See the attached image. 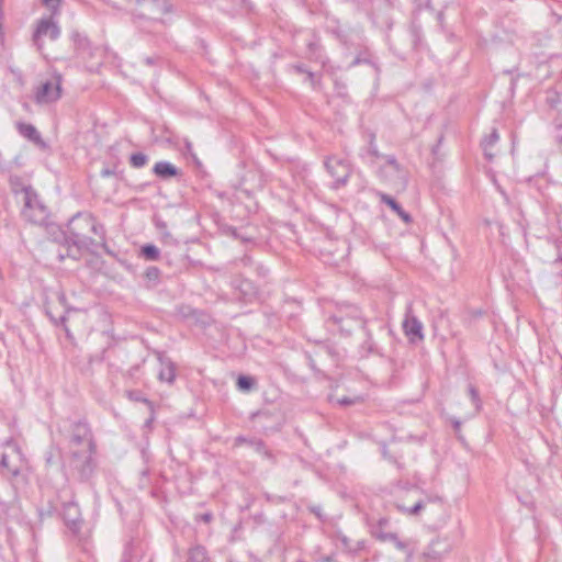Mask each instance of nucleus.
I'll return each mask as SVG.
<instances>
[{
  "instance_id": "ddd939ff",
  "label": "nucleus",
  "mask_w": 562,
  "mask_h": 562,
  "mask_svg": "<svg viewBox=\"0 0 562 562\" xmlns=\"http://www.w3.org/2000/svg\"><path fill=\"white\" fill-rule=\"evenodd\" d=\"M63 518L66 525L72 529L77 530L78 526L81 521V514L78 504L75 502H67L63 506L61 512Z\"/></svg>"
},
{
  "instance_id": "c9c22d12",
  "label": "nucleus",
  "mask_w": 562,
  "mask_h": 562,
  "mask_svg": "<svg viewBox=\"0 0 562 562\" xmlns=\"http://www.w3.org/2000/svg\"><path fill=\"white\" fill-rule=\"evenodd\" d=\"M47 315L49 316V318L54 322L55 325H63L64 328H65V331L67 334V336L69 337L70 336V333H69V329L66 327L65 325V322H66V316L65 315H61L59 318H55L50 312H47Z\"/></svg>"
},
{
  "instance_id": "4c0bfd02",
  "label": "nucleus",
  "mask_w": 562,
  "mask_h": 562,
  "mask_svg": "<svg viewBox=\"0 0 562 562\" xmlns=\"http://www.w3.org/2000/svg\"><path fill=\"white\" fill-rule=\"evenodd\" d=\"M133 550H134V548L132 547V544H127L125 550H124V552H123V557H122V561L121 562H132Z\"/></svg>"
},
{
  "instance_id": "79ce46f5",
  "label": "nucleus",
  "mask_w": 562,
  "mask_h": 562,
  "mask_svg": "<svg viewBox=\"0 0 562 562\" xmlns=\"http://www.w3.org/2000/svg\"><path fill=\"white\" fill-rule=\"evenodd\" d=\"M126 396L134 402L140 401V393L138 391L128 390L125 392Z\"/></svg>"
},
{
  "instance_id": "8fccbe9b",
  "label": "nucleus",
  "mask_w": 562,
  "mask_h": 562,
  "mask_svg": "<svg viewBox=\"0 0 562 562\" xmlns=\"http://www.w3.org/2000/svg\"><path fill=\"white\" fill-rule=\"evenodd\" d=\"M241 261H243V265H244V266H249V265H251V258H250V257H248V256H245V257L241 259Z\"/></svg>"
},
{
  "instance_id": "3c124183",
  "label": "nucleus",
  "mask_w": 562,
  "mask_h": 562,
  "mask_svg": "<svg viewBox=\"0 0 562 562\" xmlns=\"http://www.w3.org/2000/svg\"><path fill=\"white\" fill-rule=\"evenodd\" d=\"M308 48H310V50H311V52L315 53V52H316V49L318 48V44H316V43H310V44H308Z\"/></svg>"
},
{
  "instance_id": "39448f33",
  "label": "nucleus",
  "mask_w": 562,
  "mask_h": 562,
  "mask_svg": "<svg viewBox=\"0 0 562 562\" xmlns=\"http://www.w3.org/2000/svg\"><path fill=\"white\" fill-rule=\"evenodd\" d=\"M324 165L328 173L335 179L331 184V189L338 190L347 184L351 175V168L345 159L330 156L326 158Z\"/></svg>"
},
{
  "instance_id": "f704fd0d",
  "label": "nucleus",
  "mask_w": 562,
  "mask_h": 562,
  "mask_svg": "<svg viewBox=\"0 0 562 562\" xmlns=\"http://www.w3.org/2000/svg\"><path fill=\"white\" fill-rule=\"evenodd\" d=\"M143 404L147 407L149 412V417L145 420V426L147 428L151 427L153 422L155 420V405L151 401L143 398Z\"/></svg>"
},
{
  "instance_id": "412c9836",
  "label": "nucleus",
  "mask_w": 562,
  "mask_h": 562,
  "mask_svg": "<svg viewBox=\"0 0 562 562\" xmlns=\"http://www.w3.org/2000/svg\"><path fill=\"white\" fill-rule=\"evenodd\" d=\"M92 241L90 252H95L99 248H103L106 252L110 254V250L106 247L105 243V229L103 225L99 224L94 218V229H91Z\"/></svg>"
},
{
  "instance_id": "bf43d9fd",
  "label": "nucleus",
  "mask_w": 562,
  "mask_h": 562,
  "mask_svg": "<svg viewBox=\"0 0 562 562\" xmlns=\"http://www.w3.org/2000/svg\"><path fill=\"white\" fill-rule=\"evenodd\" d=\"M109 170H102V175H109Z\"/></svg>"
},
{
  "instance_id": "58836bf2",
  "label": "nucleus",
  "mask_w": 562,
  "mask_h": 562,
  "mask_svg": "<svg viewBox=\"0 0 562 562\" xmlns=\"http://www.w3.org/2000/svg\"><path fill=\"white\" fill-rule=\"evenodd\" d=\"M10 182H11V186H12V191L15 193V194H19L21 193V189L22 187H25L24 184H22L19 180V178H13L11 177L10 179Z\"/></svg>"
},
{
  "instance_id": "1a4fd4ad",
  "label": "nucleus",
  "mask_w": 562,
  "mask_h": 562,
  "mask_svg": "<svg viewBox=\"0 0 562 562\" xmlns=\"http://www.w3.org/2000/svg\"><path fill=\"white\" fill-rule=\"evenodd\" d=\"M158 364V379L161 382H167L169 384H172L176 379V366L172 362V360L166 356L165 352L161 351H155L154 352Z\"/></svg>"
},
{
  "instance_id": "72a5a7b5",
  "label": "nucleus",
  "mask_w": 562,
  "mask_h": 562,
  "mask_svg": "<svg viewBox=\"0 0 562 562\" xmlns=\"http://www.w3.org/2000/svg\"><path fill=\"white\" fill-rule=\"evenodd\" d=\"M468 392H469V395L475 406V411L479 412L482 407V402L480 398L479 391L476 390V387L474 385L470 384L468 387Z\"/></svg>"
},
{
  "instance_id": "a18cd8bd",
  "label": "nucleus",
  "mask_w": 562,
  "mask_h": 562,
  "mask_svg": "<svg viewBox=\"0 0 562 562\" xmlns=\"http://www.w3.org/2000/svg\"><path fill=\"white\" fill-rule=\"evenodd\" d=\"M308 366L316 374H323L319 369H317L316 363L313 358L308 357Z\"/></svg>"
},
{
  "instance_id": "473e14b6",
  "label": "nucleus",
  "mask_w": 562,
  "mask_h": 562,
  "mask_svg": "<svg viewBox=\"0 0 562 562\" xmlns=\"http://www.w3.org/2000/svg\"><path fill=\"white\" fill-rule=\"evenodd\" d=\"M144 276L150 285H156L159 281L160 270L157 267L149 266L145 269Z\"/></svg>"
},
{
  "instance_id": "393cba45",
  "label": "nucleus",
  "mask_w": 562,
  "mask_h": 562,
  "mask_svg": "<svg viewBox=\"0 0 562 562\" xmlns=\"http://www.w3.org/2000/svg\"><path fill=\"white\" fill-rule=\"evenodd\" d=\"M18 131L23 137L27 138L29 140L35 144L42 143L41 134L34 125L29 123H19Z\"/></svg>"
},
{
  "instance_id": "a19ab883",
  "label": "nucleus",
  "mask_w": 562,
  "mask_h": 562,
  "mask_svg": "<svg viewBox=\"0 0 562 562\" xmlns=\"http://www.w3.org/2000/svg\"><path fill=\"white\" fill-rule=\"evenodd\" d=\"M337 402L341 406H349V405L356 404L358 402V397L351 398L348 396H344V397L339 398Z\"/></svg>"
},
{
  "instance_id": "aec40b11",
  "label": "nucleus",
  "mask_w": 562,
  "mask_h": 562,
  "mask_svg": "<svg viewBox=\"0 0 562 562\" xmlns=\"http://www.w3.org/2000/svg\"><path fill=\"white\" fill-rule=\"evenodd\" d=\"M331 538L340 542L341 548L350 553H357L364 548V541L352 542L341 530L337 529L333 532Z\"/></svg>"
},
{
  "instance_id": "4be33fe9",
  "label": "nucleus",
  "mask_w": 562,
  "mask_h": 562,
  "mask_svg": "<svg viewBox=\"0 0 562 562\" xmlns=\"http://www.w3.org/2000/svg\"><path fill=\"white\" fill-rule=\"evenodd\" d=\"M153 172L160 179L167 180L178 176V168L169 161H158L153 167Z\"/></svg>"
},
{
  "instance_id": "052dcab7",
  "label": "nucleus",
  "mask_w": 562,
  "mask_h": 562,
  "mask_svg": "<svg viewBox=\"0 0 562 562\" xmlns=\"http://www.w3.org/2000/svg\"><path fill=\"white\" fill-rule=\"evenodd\" d=\"M74 457H78V452L77 451H74Z\"/></svg>"
},
{
  "instance_id": "c85d7f7f",
  "label": "nucleus",
  "mask_w": 562,
  "mask_h": 562,
  "mask_svg": "<svg viewBox=\"0 0 562 562\" xmlns=\"http://www.w3.org/2000/svg\"><path fill=\"white\" fill-rule=\"evenodd\" d=\"M143 258L146 260H158L160 256V250L153 244L143 245Z\"/></svg>"
},
{
  "instance_id": "f257e3e1",
  "label": "nucleus",
  "mask_w": 562,
  "mask_h": 562,
  "mask_svg": "<svg viewBox=\"0 0 562 562\" xmlns=\"http://www.w3.org/2000/svg\"><path fill=\"white\" fill-rule=\"evenodd\" d=\"M91 229H94V217L90 214L78 213L68 223V232L65 241L58 249L57 257L60 261L65 258L78 260L85 251L91 249Z\"/></svg>"
},
{
  "instance_id": "6e6552de",
  "label": "nucleus",
  "mask_w": 562,
  "mask_h": 562,
  "mask_svg": "<svg viewBox=\"0 0 562 562\" xmlns=\"http://www.w3.org/2000/svg\"><path fill=\"white\" fill-rule=\"evenodd\" d=\"M402 328L405 336L408 338L411 342L416 344L424 339V326L423 323L418 319V317L414 315L412 303L407 304L406 306Z\"/></svg>"
},
{
  "instance_id": "9d476101",
  "label": "nucleus",
  "mask_w": 562,
  "mask_h": 562,
  "mask_svg": "<svg viewBox=\"0 0 562 562\" xmlns=\"http://www.w3.org/2000/svg\"><path fill=\"white\" fill-rule=\"evenodd\" d=\"M22 463V454L15 447H10V452H4L1 457V467L13 476L20 473Z\"/></svg>"
},
{
  "instance_id": "5fc2aeb1",
  "label": "nucleus",
  "mask_w": 562,
  "mask_h": 562,
  "mask_svg": "<svg viewBox=\"0 0 562 562\" xmlns=\"http://www.w3.org/2000/svg\"><path fill=\"white\" fill-rule=\"evenodd\" d=\"M548 102H550L551 106H554L558 100L548 98Z\"/></svg>"
},
{
  "instance_id": "49530a36",
  "label": "nucleus",
  "mask_w": 562,
  "mask_h": 562,
  "mask_svg": "<svg viewBox=\"0 0 562 562\" xmlns=\"http://www.w3.org/2000/svg\"><path fill=\"white\" fill-rule=\"evenodd\" d=\"M212 519H213L212 513H204L201 515V520H203L204 522H211Z\"/></svg>"
},
{
  "instance_id": "dca6fc26",
  "label": "nucleus",
  "mask_w": 562,
  "mask_h": 562,
  "mask_svg": "<svg viewBox=\"0 0 562 562\" xmlns=\"http://www.w3.org/2000/svg\"><path fill=\"white\" fill-rule=\"evenodd\" d=\"M360 157L366 164L373 165L376 159L382 158L383 155L379 151L375 144V134H368V145L360 150Z\"/></svg>"
},
{
  "instance_id": "ea45409f",
  "label": "nucleus",
  "mask_w": 562,
  "mask_h": 562,
  "mask_svg": "<svg viewBox=\"0 0 562 562\" xmlns=\"http://www.w3.org/2000/svg\"><path fill=\"white\" fill-rule=\"evenodd\" d=\"M131 165L135 168H140V151H136L130 156Z\"/></svg>"
},
{
  "instance_id": "bb28decb",
  "label": "nucleus",
  "mask_w": 562,
  "mask_h": 562,
  "mask_svg": "<svg viewBox=\"0 0 562 562\" xmlns=\"http://www.w3.org/2000/svg\"><path fill=\"white\" fill-rule=\"evenodd\" d=\"M499 139V135L496 128H493L490 135H487L483 142L482 146L484 149L485 157L491 160L493 158V155L488 153V147H492L494 144H496Z\"/></svg>"
},
{
  "instance_id": "2f4dec72",
  "label": "nucleus",
  "mask_w": 562,
  "mask_h": 562,
  "mask_svg": "<svg viewBox=\"0 0 562 562\" xmlns=\"http://www.w3.org/2000/svg\"><path fill=\"white\" fill-rule=\"evenodd\" d=\"M256 384V381L252 376L249 375H239L237 379V387L240 391L248 392Z\"/></svg>"
},
{
  "instance_id": "a211bd4d",
  "label": "nucleus",
  "mask_w": 562,
  "mask_h": 562,
  "mask_svg": "<svg viewBox=\"0 0 562 562\" xmlns=\"http://www.w3.org/2000/svg\"><path fill=\"white\" fill-rule=\"evenodd\" d=\"M449 544L440 539L432 540L423 555L428 562H436L448 552Z\"/></svg>"
},
{
  "instance_id": "09e8293b",
  "label": "nucleus",
  "mask_w": 562,
  "mask_h": 562,
  "mask_svg": "<svg viewBox=\"0 0 562 562\" xmlns=\"http://www.w3.org/2000/svg\"><path fill=\"white\" fill-rule=\"evenodd\" d=\"M452 426H453L454 431L458 432L461 429V422L458 420V419H453L452 420Z\"/></svg>"
},
{
  "instance_id": "f8f14e48",
  "label": "nucleus",
  "mask_w": 562,
  "mask_h": 562,
  "mask_svg": "<svg viewBox=\"0 0 562 562\" xmlns=\"http://www.w3.org/2000/svg\"><path fill=\"white\" fill-rule=\"evenodd\" d=\"M335 324L341 325L345 321H360L361 312L358 306L352 304L341 305L337 313L329 317Z\"/></svg>"
},
{
  "instance_id": "13d9d810",
  "label": "nucleus",
  "mask_w": 562,
  "mask_h": 562,
  "mask_svg": "<svg viewBox=\"0 0 562 562\" xmlns=\"http://www.w3.org/2000/svg\"><path fill=\"white\" fill-rule=\"evenodd\" d=\"M142 160H143V165H145V162H146V157H145V155H143Z\"/></svg>"
},
{
  "instance_id": "4468645a",
  "label": "nucleus",
  "mask_w": 562,
  "mask_h": 562,
  "mask_svg": "<svg viewBox=\"0 0 562 562\" xmlns=\"http://www.w3.org/2000/svg\"><path fill=\"white\" fill-rule=\"evenodd\" d=\"M248 445L249 447L254 448V450L260 454H262L268 460L276 462L274 456L272 452L266 447L265 442L261 439L257 438H246L244 436H238L235 438V446L240 445Z\"/></svg>"
},
{
  "instance_id": "6e6d98bb",
  "label": "nucleus",
  "mask_w": 562,
  "mask_h": 562,
  "mask_svg": "<svg viewBox=\"0 0 562 562\" xmlns=\"http://www.w3.org/2000/svg\"><path fill=\"white\" fill-rule=\"evenodd\" d=\"M146 63H147L148 65H154V58H151V57L147 58V59H146Z\"/></svg>"
},
{
  "instance_id": "603ef678",
  "label": "nucleus",
  "mask_w": 562,
  "mask_h": 562,
  "mask_svg": "<svg viewBox=\"0 0 562 562\" xmlns=\"http://www.w3.org/2000/svg\"><path fill=\"white\" fill-rule=\"evenodd\" d=\"M268 272L267 269H265L263 267H258V273L261 274V276H266V273Z\"/></svg>"
},
{
  "instance_id": "b1692460",
  "label": "nucleus",
  "mask_w": 562,
  "mask_h": 562,
  "mask_svg": "<svg viewBox=\"0 0 562 562\" xmlns=\"http://www.w3.org/2000/svg\"><path fill=\"white\" fill-rule=\"evenodd\" d=\"M390 520L386 517H381L376 522L372 524L370 527V531L372 537L381 542H386V539L382 538L384 535H392V532L386 531V527L389 526Z\"/></svg>"
},
{
  "instance_id": "2eb2a0df",
  "label": "nucleus",
  "mask_w": 562,
  "mask_h": 562,
  "mask_svg": "<svg viewBox=\"0 0 562 562\" xmlns=\"http://www.w3.org/2000/svg\"><path fill=\"white\" fill-rule=\"evenodd\" d=\"M233 286L245 302H250L257 295V286L248 279L237 278L233 281Z\"/></svg>"
},
{
  "instance_id": "4d7b16f0",
  "label": "nucleus",
  "mask_w": 562,
  "mask_h": 562,
  "mask_svg": "<svg viewBox=\"0 0 562 562\" xmlns=\"http://www.w3.org/2000/svg\"><path fill=\"white\" fill-rule=\"evenodd\" d=\"M557 139L559 144H562V134L558 135Z\"/></svg>"
},
{
  "instance_id": "c756f323",
  "label": "nucleus",
  "mask_w": 562,
  "mask_h": 562,
  "mask_svg": "<svg viewBox=\"0 0 562 562\" xmlns=\"http://www.w3.org/2000/svg\"><path fill=\"white\" fill-rule=\"evenodd\" d=\"M143 2L150 4L159 14H165L170 10L169 0H143Z\"/></svg>"
},
{
  "instance_id": "f3484780",
  "label": "nucleus",
  "mask_w": 562,
  "mask_h": 562,
  "mask_svg": "<svg viewBox=\"0 0 562 562\" xmlns=\"http://www.w3.org/2000/svg\"><path fill=\"white\" fill-rule=\"evenodd\" d=\"M71 442L79 445L82 443L85 448L87 449V452L91 454L92 450V442L90 438H82L80 435H74L71 438ZM92 472V464L90 460V456H86L83 460L82 468L80 470L81 479H87Z\"/></svg>"
},
{
  "instance_id": "5701e85b",
  "label": "nucleus",
  "mask_w": 562,
  "mask_h": 562,
  "mask_svg": "<svg viewBox=\"0 0 562 562\" xmlns=\"http://www.w3.org/2000/svg\"><path fill=\"white\" fill-rule=\"evenodd\" d=\"M380 201L387 206L391 207L406 224L413 221L412 216L403 210V207L397 203L391 195L386 193L379 194Z\"/></svg>"
},
{
  "instance_id": "6ab92c4d",
  "label": "nucleus",
  "mask_w": 562,
  "mask_h": 562,
  "mask_svg": "<svg viewBox=\"0 0 562 562\" xmlns=\"http://www.w3.org/2000/svg\"><path fill=\"white\" fill-rule=\"evenodd\" d=\"M441 502H442V499L438 496H435V497L427 496L425 499H417L412 506H405L403 504L397 503L396 508L403 514H406L409 516H415V515H418L420 513V510L424 509L428 503H440L441 504Z\"/></svg>"
},
{
  "instance_id": "cd10ccee",
  "label": "nucleus",
  "mask_w": 562,
  "mask_h": 562,
  "mask_svg": "<svg viewBox=\"0 0 562 562\" xmlns=\"http://www.w3.org/2000/svg\"><path fill=\"white\" fill-rule=\"evenodd\" d=\"M409 34L414 48L418 49L423 44L422 27L416 23H412L409 27Z\"/></svg>"
},
{
  "instance_id": "c03bdc74",
  "label": "nucleus",
  "mask_w": 562,
  "mask_h": 562,
  "mask_svg": "<svg viewBox=\"0 0 562 562\" xmlns=\"http://www.w3.org/2000/svg\"><path fill=\"white\" fill-rule=\"evenodd\" d=\"M292 68H293L297 74H305V75H307V72H310L303 64H296V65H293V66H292Z\"/></svg>"
},
{
  "instance_id": "9b49d317",
  "label": "nucleus",
  "mask_w": 562,
  "mask_h": 562,
  "mask_svg": "<svg viewBox=\"0 0 562 562\" xmlns=\"http://www.w3.org/2000/svg\"><path fill=\"white\" fill-rule=\"evenodd\" d=\"M382 538L386 539V542H392L397 550L404 552L406 555V562H412L416 552V542L414 540H402L395 532H392V535H384Z\"/></svg>"
},
{
  "instance_id": "e433bc0d",
  "label": "nucleus",
  "mask_w": 562,
  "mask_h": 562,
  "mask_svg": "<svg viewBox=\"0 0 562 562\" xmlns=\"http://www.w3.org/2000/svg\"><path fill=\"white\" fill-rule=\"evenodd\" d=\"M306 81L310 82V85L312 86L313 89H318L319 88V78L312 71L307 72L306 75Z\"/></svg>"
},
{
  "instance_id": "7ed1b4c3",
  "label": "nucleus",
  "mask_w": 562,
  "mask_h": 562,
  "mask_svg": "<svg viewBox=\"0 0 562 562\" xmlns=\"http://www.w3.org/2000/svg\"><path fill=\"white\" fill-rule=\"evenodd\" d=\"M21 194L23 218L35 225H44L48 217V210L40 200L36 191L32 187H22Z\"/></svg>"
},
{
  "instance_id": "f03ea898",
  "label": "nucleus",
  "mask_w": 562,
  "mask_h": 562,
  "mask_svg": "<svg viewBox=\"0 0 562 562\" xmlns=\"http://www.w3.org/2000/svg\"><path fill=\"white\" fill-rule=\"evenodd\" d=\"M70 41L72 42L74 53L89 70H94L101 65V50L98 46L93 45L89 37L77 31L70 32Z\"/></svg>"
},
{
  "instance_id": "0eeeda50",
  "label": "nucleus",
  "mask_w": 562,
  "mask_h": 562,
  "mask_svg": "<svg viewBox=\"0 0 562 562\" xmlns=\"http://www.w3.org/2000/svg\"><path fill=\"white\" fill-rule=\"evenodd\" d=\"M61 97V76L55 75L52 79L42 82L35 91V101L38 104H48Z\"/></svg>"
},
{
  "instance_id": "de8ad7c7",
  "label": "nucleus",
  "mask_w": 562,
  "mask_h": 562,
  "mask_svg": "<svg viewBox=\"0 0 562 562\" xmlns=\"http://www.w3.org/2000/svg\"><path fill=\"white\" fill-rule=\"evenodd\" d=\"M318 562H335V557L334 555H325V557H322Z\"/></svg>"
},
{
  "instance_id": "a878e982",
  "label": "nucleus",
  "mask_w": 562,
  "mask_h": 562,
  "mask_svg": "<svg viewBox=\"0 0 562 562\" xmlns=\"http://www.w3.org/2000/svg\"><path fill=\"white\" fill-rule=\"evenodd\" d=\"M188 562H209V554L205 547L195 544L188 551Z\"/></svg>"
},
{
  "instance_id": "423d86ee",
  "label": "nucleus",
  "mask_w": 562,
  "mask_h": 562,
  "mask_svg": "<svg viewBox=\"0 0 562 562\" xmlns=\"http://www.w3.org/2000/svg\"><path fill=\"white\" fill-rule=\"evenodd\" d=\"M382 158L385 159V166L380 169V176L393 187L405 189L407 186V176L397 162L395 156L389 155Z\"/></svg>"
},
{
  "instance_id": "37998d69",
  "label": "nucleus",
  "mask_w": 562,
  "mask_h": 562,
  "mask_svg": "<svg viewBox=\"0 0 562 562\" xmlns=\"http://www.w3.org/2000/svg\"><path fill=\"white\" fill-rule=\"evenodd\" d=\"M43 2L52 8L53 11H56L59 7L60 0H43Z\"/></svg>"
},
{
  "instance_id": "7c9ffc66",
  "label": "nucleus",
  "mask_w": 562,
  "mask_h": 562,
  "mask_svg": "<svg viewBox=\"0 0 562 562\" xmlns=\"http://www.w3.org/2000/svg\"><path fill=\"white\" fill-rule=\"evenodd\" d=\"M368 64L371 65L376 71H379L378 65L371 59L369 53L359 54L350 64V67H356L358 65Z\"/></svg>"
},
{
  "instance_id": "20e7f679",
  "label": "nucleus",
  "mask_w": 562,
  "mask_h": 562,
  "mask_svg": "<svg viewBox=\"0 0 562 562\" xmlns=\"http://www.w3.org/2000/svg\"><path fill=\"white\" fill-rule=\"evenodd\" d=\"M61 34L60 26L53 19V16H45L36 21L34 32L32 34V43L36 50L42 55L44 54V38L57 41Z\"/></svg>"
},
{
  "instance_id": "864d4df0",
  "label": "nucleus",
  "mask_w": 562,
  "mask_h": 562,
  "mask_svg": "<svg viewBox=\"0 0 562 562\" xmlns=\"http://www.w3.org/2000/svg\"><path fill=\"white\" fill-rule=\"evenodd\" d=\"M312 512L318 517L322 518L321 508H312Z\"/></svg>"
}]
</instances>
